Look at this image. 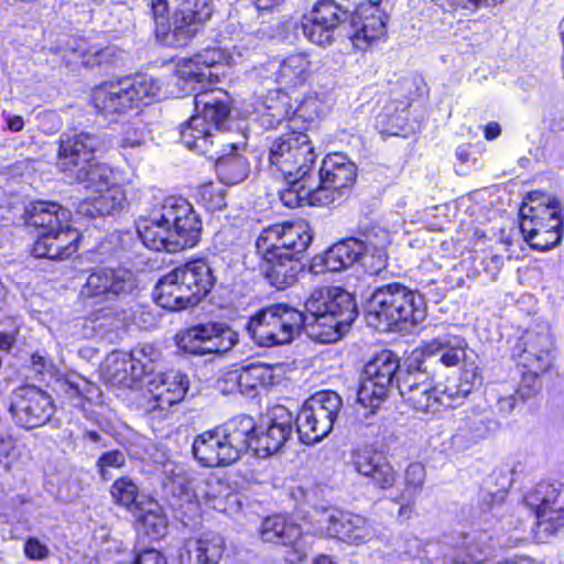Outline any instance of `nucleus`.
<instances>
[{"label":"nucleus","mask_w":564,"mask_h":564,"mask_svg":"<svg viewBox=\"0 0 564 564\" xmlns=\"http://www.w3.org/2000/svg\"><path fill=\"white\" fill-rule=\"evenodd\" d=\"M147 132L141 122L131 123L123 128L120 138V147L127 148H140L145 143Z\"/></svg>","instance_id":"55"},{"label":"nucleus","mask_w":564,"mask_h":564,"mask_svg":"<svg viewBox=\"0 0 564 564\" xmlns=\"http://www.w3.org/2000/svg\"><path fill=\"white\" fill-rule=\"evenodd\" d=\"M70 213L54 202L39 200L25 207L23 218L28 227L39 230V234H50L70 227Z\"/></svg>","instance_id":"31"},{"label":"nucleus","mask_w":564,"mask_h":564,"mask_svg":"<svg viewBox=\"0 0 564 564\" xmlns=\"http://www.w3.org/2000/svg\"><path fill=\"white\" fill-rule=\"evenodd\" d=\"M160 354L150 345L132 349L129 354L115 351L106 359L105 375L112 386L132 388L155 370Z\"/></svg>","instance_id":"15"},{"label":"nucleus","mask_w":564,"mask_h":564,"mask_svg":"<svg viewBox=\"0 0 564 564\" xmlns=\"http://www.w3.org/2000/svg\"><path fill=\"white\" fill-rule=\"evenodd\" d=\"M350 465L356 473L382 490L390 489L397 480V473L388 458L370 446L351 452Z\"/></svg>","instance_id":"26"},{"label":"nucleus","mask_w":564,"mask_h":564,"mask_svg":"<svg viewBox=\"0 0 564 564\" xmlns=\"http://www.w3.org/2000/svg\"><path fill=\"white\" fill-rule=\"evenodd\" d=\"M293 434V415L284 406H275L265 427H257L254 452L258 456L278 453Z\"/></svg>","instance_id":"27"},{"label":"nucleus","mask_w":564,"mask_h":564,"mask_svg":"<svg viewBox=\"0 0 564 564\" xmlns=\"http://www.w3.org/2000/svg\"><path fill=\"white\" fill-rule=\"evenodd\" d=\"M358 167L346 154L332 153L324 158L318 170V176H357Z\"/></svg>","instance_id":"50"},{"label":"nucleus","mask_w":564,"mask_h":564,"mask_svg":"<svg viewBox=\"0 0 564 564\" xmlns=\"http://www.w3.org/2000/svg\"><path fill=\"white\" fill-rule=\"evenodd\" d=\"M343 408L339 394L319 391L310 397L296 415V432L304 444H314L326 437Z\"/></svg>","instance_id":"10"},{"label":"nucleus","mask_w":564,"mask_h":564,"mask_svg":"<svg viewBox=\"0 0 564 564\" xmlns=\"http://www.w3.org/2000/svg\"><path fill=\"white\" fill-rule=\"evenodd\" d=\"M306 333L321 343H335L358 315L354 297L340 288L315 289L305 302Z\"/></svg>","instance_id":"3"},{"label":"nucleus","mask_w":564,"mask_h":564,"mask_svg":"<svg viewBox=\"0 0 564 564\" xmlns=\"http://www.w3.org/2000/svg\"><path fill=\"white\" fill-rule=\"evenodd\" d=\"M231 62L234 57L225 50L206 47L185 61L177 69V76L185 85H191L193 91L198 89L196 85H199V89L203 90L206 84L219 82L221 75L219 69Z\"/></svg>","instance_id":"21"},{"label":"nucleus","mask_w":564,"mask_h":564,"mask_svg":"<svg viewBox=\"0 0 564 564\" xmlns=\"http://www.w3.org/2000/svg\"><path fill=\"white\" fill-rule=\"evenodd\" d=\"M365 310L369 326L388 332L393 327L405 329L422 323L427 305L420 292L401 283H389L372 291Z\"/></svg>","instance_id":"2"},{"label":"nucleus","mask_w":564,"mask_h":564,"mask_svg":"<svg viewBox=\"0 0 564 564\" xmlns=\"http://www.w3.org/2000/svg\"><path fill=\"white\" fill-rule=\"evenodd\" d=\"M485 534L467 535L462 545L454 550L448 564H481L489 555Z\"/></svg>","instance_id":"43"},{"label":"nucleus","mask_w":564,"mask_h":564,"mask_svg":"<svg viewBox=\"0 0 564 564\" xmlns=\"http://www.w3.org/2000/svg\"><path fill=\"white\" fill-rule=\"evenodd\" d=\"M214 281L212 269L205 260L189 261L159 280L155 301L169 311L196 306L210 292Z\"/></svg>","instance_id":"5"},{"label":"nucleus","mask_w":564,"mask_h":564,"mask_svg":"<svg viewBox=\"0 0 564 564\" xmlns=\"http://www.w3.org/2000/svg\"><path fill=\"white\" fill-rule=\"evenodd\" d=\"M202 223L187 199L171 195L164 197L149 217H140L137 231L142 243L150 250L175 253L194 247Z\"/></svg>","instance_id":"1"},{"label":"nucleus","mask_w":564,"mask_h":564,"mask_svg":"<svg viewBox=\"0 0 564 564\" xmlns=\"http://www.w3.org/2000/svg\"><path fill=\"white\" fill-rule=\"evenodd\" d=\"M327 531L337 539L360 544L372 535V529L366 518L343 511H335L328 516Z\"/></svg>","instance_id":"36"},{"label":"nucleus","mask_w":564,"mask_h":564,"mask_svg":"<svg viewBox=\"0 0 564 564\" xmlns=\"http://www.w3.org/2000/svg\"><path fill=\"white\" fill-rule=\"evenodd\" d=\"M137 290L134 274L126 269L98 268L83 284L79 296L91 304L123 300Z\"/></svg>","instance_id":"16"},{"label":"nucleus","mask_w":564,"mask_h":564,"mask_svg":"<svg viewBox=\"0 0 564 564\" xmlns=\"http://www.w3.org/2000/svg\"><path fill=\"white\" fill-rule=\"evenodd\" d=\"M480 508L482 511H489L494 506L501 505L505 500V494L503 492H488L482 491L480 494Z\"/></svg>","instance_id":"59"},{"label":"nucleus","mask_w":564,"mask_h":564,"mask_svg":"<svg viewBox=\"0 0 564 564\" xmlns=\"http://www.w3.org/2000/svg\"><path fill=\"white\" fill-rule=\"evenodd\" d=\"M366 250L360 254L358 262L369 274H378L387 267L388 256L386 249L372 243H366Z\"/></svg>","instance_id":"52"},{"label":"nucleus","mask_w":564,"mask_h":564,"mask_svg":"<svg viewBox=\"0 0 564 564\" xmlns=\"http://www.w3.org/2000/svg\"><path fill=\"white\" fill-rule=\"evenodd\" d=\"M17 458L14 441L10 436L0 437V463L7 471H10Z\"/></svg>","instance_id":"57"},{"label":"nucleus","mask_w":564,"mask_h":564,"mask_svg":"<svg viewBox=\"0 0 564 564\" xmlns=\"http://www.w3.org/2000/svg\"><path fill=\"white\" fill-rule=\"evenodd\" d=\"M529 199L519 210L520 231L532 249L550 250L562 239L563 218L560 203L551 197L538 203L532 195Z\"/></svg>","instance_id":"8"},{"label":"nucleus","mask_w":564,"mask_h":564,"mask_svg":"<svg viewBox=\"0 0 564 564\" xmlns=\"http://www.w3.org/2000/svg\"><path fill=\"white\" fill-rule=\"evenodd\" d=\"M399 368L400 361L395 354L390 350L378 352L364 367L357 401L373 412L387 398Z\"/></svg>","instance_id":"13"},{"label":"nucleus","mask_w":564,"mask_h":564,"mask_svg":"<svg viewBox=\"0 0 564 564\" xmlns=\"http://www.w3.org/2000/svg\"><path fill=\"white\" fill-rule=\"evenodd\" d=\"M518 400H520L517 394H509V395H498L497 399V408L499 413L502 415L510 414L514 408L517 406Z\"/></svg>","instance_id":"61"},{"label":"nucleus","mask_w":564,"mask_h":564,"mask_svg":"<svg viewBox=\"0 0 564 564\" xmlns=\"http://www.w3.org/2000/svg\"><path fill=\"white\" fill-rule=\"evenodd\" d=\"M307 221L299 219L273 224L263 228L256 240L257 254L270 256L272 252L302 253L312 242Z\"/></svg>","instance_id":"17"},{"label":"nucleus","mask_w":564,"mask_h":564,"mask_svg":"<svg viewBox=\"0 0 564 564\" xmlns=\"http://www.w3.org/2000/svg\"><path fill=\"white\" fill-rule=\"evenodd\" d=\"M79 239V232L72 227L50 234H39L32 247V254L35 258L64 260L77 251Z\"/></svg>","instance_id":"30"},{"label":"nucleus","mask_w":564,"mask_h":564,"mask_svg":"<svg viewBox=\"0 0 564 564\" xmlns=\"http://www.w3.org/2000/svg\"><path fill=\"white\" fill-rule=\"evenodd\" d=\"M177 346L192 355H221L238 343V335L220 323L199 324L177 335Z\"/></svg>","instance_id":"19"},{"label":"nucleus","mask_w":564,"mask_h":564,"mask_svg":"<svg viewBox=\"0 0 564 564\" xmlns=\"http://www.w3.org/2000/svg\"><path fill=\"white\" fill-rule=\"evenodd\" d=\"M316 159L308 135L291 131L276 138L270 147L269 162L281 176H308Z\"/></svg>","instance_id":"11"},{"label":"nucleus","mask_w":564,"mask_h":564,"mask_svg":"<svg viewBox=\"0 0 564 564\" xmlns=\"http://www.w3.org/2000/svg\"><path fill=\"white\" fill-rule=\"evenodd\" d=\"M105 145L104 138L98 133L82 131L74 134H62L58 148V169L63 173L75 176H107L108 166L95 160V152Z\"/></svg>","instance_id":"9"},{"label":"nucleus","mask_w":564,"mask_h":564,"mask_svg":"<svg viewBox=\"0 0 564 564\" xmlns=\"http://www.w3.org/2000/svg\"><path fill=\"white\" fill-rule=\"evenodd\" d=\"M301 536V528L282 516L268 517L261 522V540L264 543L296 547L295 553L299 561L306 557L305 552L297 547Z\"/></svg>","instance_id":"34"},{"label":"nucleus","mask_w":564,"mask_h":564,"mask_svg":"<svg viewBox=\"0 0 564 564\" xmlns=\"http://www.w3.org/2000/svg\"><path fill=\"white\" fill-rule=\"evenodd\" d=\"M194 105L197 118H202L204 124L212 132H226L232 129L235 119L231 116V97L223 90L213 89L195 94Z\"/></svg>","instance_id":"25"},{"label":"nucleus","mask_w":564,"mask_h":564,"mask_svg":"<svg viewBox=\"0 0 564 564\" xmlns=\"http://www.w3.org/2000/svg\"><path fill=\"white\" fill-rule=\"evenodd\" d=\"M261 259L260 271L268 283L276 290H285L297 282L303 264L288 252L258 254Z\"/></svg>","instance_id":"29"},{"label":"nucleus","mask_w":564,"mask_h":564,"mask_svg":"<svg viewBox=\"0 0 564 564\" xmlns=\"http://www.w3.org/2000/svg\"><path fill=\"white\" fill-rule=\"evenodd\" d=\"M424 364L411 361L408 370L397 378V388L403 401L415 411L435 413L440 411L437 386Z\"/></svg>","instance_id":"18"},{"label":"nucleus","mask_w":564,"mask_h":564,"mask_svg":"<svg viewBox=\"0 0 564 564\" xmlns=\"http://www.w3.org/2000/svg\"><path fill=\"white\" fill-rule=\"evenodd\" d=\"M536 516L535 536L539 541H545L564 528V511L562 508H552L539 511Z\"/></svg>","instance_id":"49"},{"label":"nucleus","mask_w":564,"mask_h":564,"mask_svg":"<svg viewBox=\"0 0 564 564\" xmlns=\"http://www.w3.org/2000/svg\"><path fill=\"white\" fill-rule=\"evenodd\" d=\"M517 349L519 364L524 368L546 372L553 367L555 343L547 326L527 330Z\"/></svg>","instance_id":"23"},{"label":"nucleus","mask_w":564,"mask_h":564,"mask_svg":"<svg viewBox=\"0 0 564 564\" xmlns=\"http://www.w3.org/2000/svg\"><path fill=\"white\" fill-rule=\"evenodd\" d=\"M126 465V455L121 451H109L104 453L97 460V468L100 476L107 479V474L112 468H122Z\"/></svg>","instance_id":"56"},{"label":"nucleus","mask_w":564,"mask_h":564,"mask_svg":"<svg viewBox=\"0 0 564 564\" xmlns=\"http://www.w3.org/2000/svg\"><path fill=\"white\" fill-rule=\"evenodd\" d=\"M237 462L249 449L254 451L257 426L251 416L238 415L217 426Z\"/></svg>","instance_id":"35"},{"label":"nucleus","mask_w":564,"mask_h":564,"mask_svg":"<svg viewBox=\"0 0 564 564\" xmlns=\"http://www.w3.org/2000/svg\"><path fill=\"white\" fill-rule=\"evenodd\" d=\"M10 413L14 422L26 430L44 425L54 414L52 399L35 386L17 388L11 395Z\"/></svg>","instance_id":"20"},{"label":"nucleus","mask_w":564,"mask_h":564,"mask_svg":"<svg viewBox=\"0 0 564 564\" xmlns=\"http://www.w3.org/2000/svg\"><path fill=\"white\" fill-rule=\"evenodd\" d=\"M112 501L134 513L144 511L150 500L140 492L139 486L130 477H120L110 487Z\"/></svg>","instance_id":"42"},{"label":"nucleus","mask_w":564,"mask_h":564,"mask_svg":"<svg viewBox=\"0 0 564 564\" xmlns=\"http://www.w3.org/2000/svg\"><path fill=\"white\" fill-rule=\"evenodd\" d=\"M158 509V503L150 499L144 511L137 512L145 534L155 540L164 536L166 532V519Z\"/></svg>","instance_id":"48"},{"label":"nucleus","mask_w":564,"mask_h":564,"mask_svg":"<svg viewBox=\"0 0 564 564\" xmlns=\"http://www.w3.org/2000/svg\"><path fill=\"white\" fill-rule=\"evenodd\" d=\"M112 48L106 47L102 50L97 51L94 55L88 56L87 59L84 62L86 66L94 67V66H100L108 62V58L112 56Z\"/></svg>","instance_id":"63"},{"label":"nucleus","mask_w":564,"mask_h":564,"mask_svg":"<svg viewBox=\"0 0 564 564\" xmlns=\"http://www.w3.org/2000/svg\"><path fill=\"white\" fill-rule=\"evenodd\" d=\"M311 61L305 53L290 54L283 58L275 73L276 80L285 87L303 85L311 75Z\"/></svg>","instance_id":"40"},{"label":"nucleus","mask_w":564,"mask_h":564,"mask_svg":"<svg viewBox=\"0 0 564 564\" xmlns=\"http://www.w3.org/2000/svg\"><path fill=\"white\" fill-rule=\"evenodd\" d=\"M366 250L365 242L350 238L339 241L327 249L323 254L316 256L312 269L318 273L323 270L339 272L358 262L360 254Z\"/></svg>","instance_id":"32"},{"label":"nucleus","mask_w":564,"mask_h":564,"mask_svg":"<svg viewBox=\"0 0 564 564\" xmlns=\"http://www.w3.org/2000/svg\"><path fill=\"white\" fill-rule=\"evenodd\" d=\"M63 389L70 399L83 398L91 401L95 395H98V388L80 377L66 379Z\"/></svg>","instance_id":"53"},{"label":"nucleus","mask_w":564,"mask_h":564,"mask_svg":"<svg viewBox=\"0 0 564 564\" xmlns=\"http://www.w3.org/2000/svg\"><path fill=\"white\" fill-rule=\"evenodd\" d=\"M154 22L155 39L170 47L186 46L212 18L208 0H183L169 20L167 0H143Z\"/></svg>","instance_id":"4"},{"label":"nucleus","mask_w":564,"mask_h":564,"mask_svg":"<svg viewBox=\"0 0 564 564\" xmlns=\"http://www.w3.org/2000/svg\"><path fill=\"white\" fill-rule=\"evenodd\" d=\"M304 312L288 304H272L252 315L246 329L261 347H273L293 341L302 330L306 332Z\"/></svg>","instance_id":"7"},{"label":"nucleus","mask_w":564,"mask_h":564,"mask_svg":"<svg viewBox=\"0 0 564 564\" xmlns=\"http://www.w3.org/2000/svg\"><path fill=\"white\" fill-rule=\"evenodd\" d=\"M560 490L551 482H539L530 492L524 496L525 505L535 511L555 508Z\"/></svg>","instance_id":"47"},{"label":"nucleus","mask_w":564,"mask_h":564,"mask_svg":"<svg viewBox=\"0 0 564 564\" xmlns=\"http://www.w3.org/2000/svg\"><path fill=\"white\" fill-rule=\"evenodd\" d=\"M356 178H294L280 194L285 206L328 205L346 196Z\"/></svg>","instance_id":"12"},{"label":"nucleus","mask_w":564,"mask_h":564,"mask_svg":"<svg viewBox=\"0 0 564 564\" xmlns=\"http://www.w3.org/2000/svg\"><path fill=\"white\" fill-rule=\"evenodd\" d=\"M444 11H455L457 8H467L465 0H432Z\"/></svg>","instance_id":"64"},{"label":"nucleus","mask_w":564,"mask_h":564,"mask_svg":"<svg viewBox=\"0 0 564 564\" xmlns=\"http://www.w3.org/2000/svg\"><path fill=\"white\" fill-rule=\"evenodd\" d=\"M271 370L263 364H251L229 373V379L236 381L239 391L243 394L253 392L259 386L265 384L271 378Z\"/></svg>","instance_id":"44"},{"label":"nucleus","mask_w":564,"mask_h":564,"mask_svg":"<svg viewBox=\"0 0 564 564\" xmlns=\"http://www.w3.org/2000/svg\"><path fill=\"white\" fill-rule=\"evenodd\" d=\"M12 172L14 173V176H23L24 174H34L39 172V169L36 167V162L26 158L20 161H17L13 165Z\"/></svg>","instance_id":"62"},{"label":"nucleus","mask_w":564,"mask_h":564,"mask_svg":"<svg viewBox=\"0 0 564 564\" xmlns=\"http://www.w3.org/2000/svg\"><path fill=\"white\" fill-rule=\"evenodd\" d=\"M465 339L448 333L424 340L421 345L423 357L440 356V362L446 367L457 366L465 357Z\"/></svg>","instance_id":"37"},{"label":"nucleus","mask_w":564,"mask_h":564,"mask_svg":"<svg viewBox=\"0 0 564 564\" xmlns=\"http://www.w3.org/2000/svg\"><path fill=\"white\" fill-rule=\"evenodd\" d=\"M467 375L468 373L465 375L466 378L460 379L458 384H447L444 388L437 386V401H440V410L442 408L456 406L462 402V400L470 394L475 382H470Z\"/></svg>","instance_id":"51"},{"label":"nucleus","mask_w":564,"mask_h":564,"mask_svg":"<svg viewBox=\"0 0 564 564\" xmlns=\"http://www.w3.org/2000/svg\"><path fill=\"white\" fill-rule=\"evenodd\" d=\"M134 564H166V561L159 551L144 550L138 554Z\"/></svg>","instance_id":"60"},{"label":"nucleus","mask_w":564,"mask_h":564,"mask_svg":"<svg viewBox=\"0 0 564 564\" xmlns=\"http://www.w3.org/2000/svg\"><path fill=\"white\" fill-rule=\"evenodd\" d=\"M426 471L421 463H411L404 471L403 490L394 498L400 505L399 517L410 518L423 489Z\"/></svg>","instance_id":"39"},{"label":"nucleus","mask_w":564,"mask_h":564,"mask_svg":"<svg viewBox=\"0 0 564 564\" xmlns=\"http://www.w3.org/2000/svg\"><path fill=\"white\" fill-rule=\"evenodd\" d=\"M246 145V135L240 134V140L227 142L223 144L221 154L217 159L218 166H230L232 172L241 176H248L250 173V165L247 159L238 153L241 147Z\"/></svg>","instance_id":"46"},{"label":"nucleus","mask_w":564,"mask_h":564,"mask_svg":"<svg viewBox=\"0 0 564 564\" xmlns=\"http://www.w3.org/2000/svg\"><path fill=\"white\" fill-rule=\"evenodd\" d=\"M192 453L205 467L229 466L237 462L218 427L197 435L192 445Z\"/></svg>","instance_id":"28"},{"label":"nucleus","mask_w":564,"mask_h":564,"mask_svg":"<svg viewBox=\"0 0 564 564\" xmlns=\"http://www.w3.org/2000/svg\"><path fill=\"white\" fill-rule=\"evenodd\" d=\"M156 408L164 410L181 402L188 389L187 377L181 372H160L148 382Z\"/></svg>","instance_id":"33"},{"label":"nucleus","mask_w":564,"mask_h":564,"mask_svg":"<svg viewBox=\"0 0 564 564\" xmlns=\"http://www.w3.org/2000/svg\"><path fill=\"white\" fill-rule=\"evenodd\" d=\"M225 551L224 539L216 533H205L186 543L185 554H181L182 564H219Z\"/></svg>","instance_id":"38"},{"label":"nucleus","mask_w":564,"mask_h":564,"mask_svg":"<svg viewBox=\"0 0 564 564\" xmlns=\"http://www.w3.org/2000/svg\"><path fill=\"white\" fill-rule=\"evenodd\" d=\"M214 138L210 128L204 124L202 118H197L195 115L181 126V142L199 154H208L214 144Z\"/></svg>","instance_id":"41"},{"label":"nucleus","mask_w":564,"mask_h":564,"mask_svg":"<svg viewBox=\"0 0 564 564\" xmlns=\"http://www.w3.org/2000/svg\"><path fill=\"white\" fill-rule=\"evenodd\" d=\"M347 6L350 8V30L347 35L357 48L367 50L373 41L386 35L389 17L381 8L372 4Z\"/></svg>","instance_id":"22"},{"label":"nucleus","mask_w":564,"mask_h":564,"mask_svg":"<svg viewBox=\"0 0 564 564\" xmlns=\"http://www.w3.org/2000/svg\"><path fill=\"white\" fill-rule=\"evenodd\" d=\"M350 8L335 0H318L300 21L299 29L312 44L327 47L335 42L338 29L348 22Z\"/></svg>","instance_id":"14"},{"label":"nucleus","mask_w":564,"mask_h":564,"mask_svg":"<svg viewBox=\"0 0 564 564\" xmlns=\"http://www.w3.org/2000/svg\"><path fill=\"white\" fill-rule=\"evenodd\" d=\"M160 89L161 86L155 78L139 75L102 83L93 90L91 101L99 115L117 121L119 117L129 115L141 105L152 102Z\"/></svg>","instance_id":"6"},{"label":"nucleus","mask_w":564,"mask_h":564,"mask_svg":"<svg viewBox=\"0 0 564 564\" xmlns=\"http://www.w3.org/2000/svg\"><path fill=\"white\" fill-rule=\"evenodd\" d=\"M234 184L223 178L210 180L197 188L196 196L207 209L220 210L226 206L227 187Z\"/></svg>","instance_id":"45"},{"label":"nucleus","mask_w":564,"mask_h":564,"mask_svg":"<svg viewBox=\"0 0 564 564\" xmlns=\"http://www.w3.org/2000/svg\"><path fill=\"white\" fill-rule=\"evenodd\" d=\"M540 373L542 372L528 369V371L522 375L520 384L516 391L517 397L522 402L533 398L540 392L542 387L539 379Z\"/></svg>","instance_id":"54"},{"label":"nucleus","mask_w":564,"mask_h":564,"mask_svg":"<svg viewBox=\"0 0 564 564\" xmlns=\"http://www.w3.org/2000/svg\"><path fill=\"white\" fill-rule=\"evenodd\" d=\"M84 181L87 182L89 178ZM84 187L86 195L78 203L77 213L86 217L110 215L120 209L126 200L123 189L120 186L110 185L107 178H90Z\"/></svg>","instance_id":"24"},{"label":"nucleus","mask_w":564,"mask_h":564,"mask_svg":"<svg viewBox=\"0 0 564 564\" xmlns=\"http://www.w3.org/2000/svg\"><path fill=\"white\" fill-rule=\"evenodd\" d=\"M24 553L31 560H44L48 556V547L36 538H30L24 544Z\"/></svg>","instance_id":"58"}]
</instances>
